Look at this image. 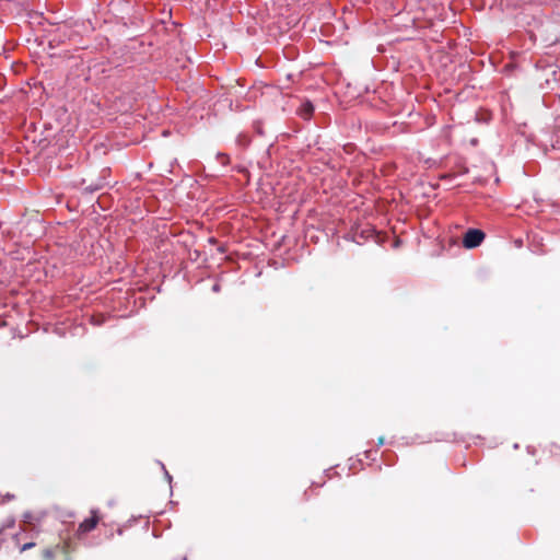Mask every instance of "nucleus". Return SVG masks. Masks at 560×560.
I'll use <instances>...</instances> for the list:
<instances>
[{
    "label": "nucleus",
    "instance_id": "obj_2",
    "mask_svg": "<svg viewBox=\"0 0 560 560\" xmlns=\"http://www.w3.org/2000/svg\"><path fill=\"white\" fill-rule=\"evenodd\" d=\"M101 520H102V516H101L100 512L97 510H92L90 517L83 520L79 524L78 529H77V535L79 537H81V536L92 532L93 529H95L96 525L100 523Z\"/></svg>",
    "mask_w": 560,
    "mask_h": 560
},
{
    "label": "nucleus",
    "instance_id": "obj_7",
    "mask_svg": "<svg viewBox=\"0 0 560 560\" xmlns=\"http://www.w3.org/2000/svg\"><path fill=\"white\" fill-rule=\"evenodd\" d=\"M213 290H214V291H219V285H218V284H215V285L213 287Z\"/></svg>",
    "mask_w": 560,
    "mask_h": 560
},
{
    "label": "nucleus",
    "instance_id": "obj_5",
    "mask_svg": "<svg viewBox=\"0 0 560 560\" xmlns=\"http://www.w3.org/2000/svg\"><path fill=\"white\" fill-rule=\"evenodd\" d=\"M365 233H366V235L364 237L368 238V237L373 235L374 231L372 229L363 230L362 231V235L365 234Z\"/></svg>",
    "mask_w": 560,
    "mask_h": 560
},
{
    "label": "nucleus",
    "instance_id": "obj_6",
    "mask_svg": "<svg viewBox=\"0 0 560 560\" xmlns=\"http://www.w3.org/2000/svg\"><path fill=\"white\" fill-rule=\"evenodd\" d=\"M20 536H21V534H16L15 535V539H16L18 542H20V540H21Z\"/></svg>",
    "mask_w": 560,
    "mask_h": 560
},
{
    "label": "nucleus",
    "instance_id": "obj_4",
    "mask_svg": "<svg viewBox=\"0 0 560 560\" xmlns=\"http://www.w3.org/2000/svg\"><path fill=\"white\" fill-rule=\"evenodd\" d=\"M314 113V106L312 105L311 102H305L303 103L299 109H298V114L303 118V119H310L312 117Z\"/></svg>",
    "mask_w": 560,
    "mask_h": 560
},
{
    "label": "nucleus",
    "instance_id": "obj_3",
    "mask_svg": "<svg viewBox=\"0 0 560 560\" xmlns=\"http://www.w3.org/2000/svg\"><path fill=\"white\" fill-rule=\"evenodd\" d=\"M485 236L481 230L469 229L464 235L463 245L465 248H475L482 243Z\"/></svg>",
    "mask_w": 560,
    "mask_h": 560
},
{
    "label": "nucleus",
    "instance_id": "obj_8",
    "mask_svg": "<svg viewBox=\"0 0 560 560\" xmlns=\"http://www.w3.org/2000/svg\"><path fill=\"white\" fill-rule=\"evenodd\" d=\"M310 491H312V489H310V490L305 491V493H304L307 498H308V492H310Z\"/></svg>",
    "mask_w": 560,
    "mask_h": 560
},
{
    "label": "nucleus",
    "instance_id": "obj_1",
    "mask_svg": "<svg viewBox=\"0 0 560 560\" xmlns=\"http://www.w3.org/2000/svg\"><path fill=\"white\" fill-rule=\"evenodd\" d=\"M61 523L46 512H25L22 515L21 529L31 533V537L36 541L25 542L21 546L20 551L24 552L36 545H52L43 550L44 560H71L69 557L70 541L68 537L52 534H46L45 530L54 527L59 532Z\"/></svg>",
    "mask_w": 560,
    "mask_h": 560
}]
</instances>
